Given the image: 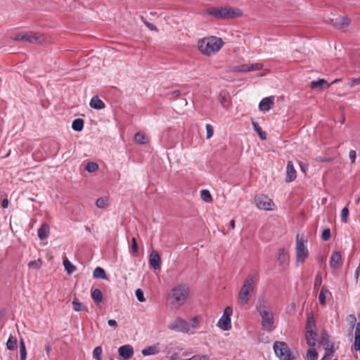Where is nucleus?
I'll list each match as a JSON object with an SVG mask.
<instances>
[{"instance_id":"nucleus-44","label":"nucleus","mask_w":360,"mask_h":360,"mask_svg":"<svg viewBox=\"0 0 360 360\" xmlns=\"http://www.w3.org/2000/svg\"><path fill=\"white\" fill-rule=\"evenodd\" d=\"M330 238V230L327 228L323 229L321 233V239L324 241L328 240Z\"/></svg>"},{"instance_id":"nucleus-40","label":"nucleus","mask_w":360,"mask_h":360,"mask_svg":"<svg viewBox=\"0 0 360 360\" xmlns=\"http://www.w3.org/2000/svg\"><path fill=\"white\" fill-rule=\"evenodd\" d=\"M103 353V350L101 347H96L93 351V356L96 360H101V355Z\"/></svg>"},{"instance_id":"nucleus-9","label":"nucleus","mask_w":360,"mask_h":360,"mask_svg":"<svg viewBox=\"0 0 360 360\" xmlns=\"http://www.w3.org/2000/svg\"><path fill=\"white\" fill-rule=\"evenodd\" d=\"M233 309L231 307H226L224 311L223 315L219 319L218 326L223 330H229L231 328V316L232 315Z\"/></svg>"},{"instance_id":"nucleus-42","label":"nucleus","mask_w":360,"mask_h":360,"mask_svg":"<svg viewBox=\"0 0 360 360\" xmlns=\"http://www.w3.org/2000/svg\"><path fill=\"white\" fill-rule=\"evenodd\" d=\"M347 321L349 323L352 329H353L354 326L356 327V318L354 314H349L347 316Z\"/></svg>"},{"instance_id":"nucleus-18","label":"nucleus","mask_w":360,"mask_h":360,"mask_svg":"<svg viewBox=\"0 0 360 360\" xmlns=\"http://www.w3.org/2000/svg\"><path fill=\"white\" fill-rule=\"evenodd\" d=\"M160 256L159 253L157 251L153 250L151 252V253L150 254V257H149V263H150V266L154 269H158L160 268Z\"/></svg>"},{"instance_id":"nucleus-53","label":"nucleus","mask_w":360,"mask_h":360,"mask_svg":"<svg viewBox=\"0 0 360 360\" xmlns=\"http://www.w3.org/2000/svg\"><path fill=\"white\" fill-rule=\"evenodd\" d=\"M316 161H319V162H330L333 160V158H325V157H318L316 158Z\"/></svg>"},{"instance_id":"nucleus-36","label":"nucleus","mask_w":360,"mask_h":360,"mask_svg":"<svg viewBox=\"0 0 360 360\" xmlns=\"http://www.w3.org/2000/svg\"><path fill=\"white\" fill-rule=\"evenodd\" d=\"M200 197L205 202H211L212 200V195L208 190L203 189L200 191Z\"/></svg>"},{"instance_id":"nucleus-17","label":"nucleus","mask_w":360,"mask_h":360,"mask_svg":"<svg viewBox=\"0 0 360 360\" xmlns=\"http://www.w3.org/2000/svg\"><path fill=\"white\" fill-rule=\"evenodd\" d=\"M274 105V97H266L263 98L259 105V108L262 111H269Z\"/></svg>"},{"instance_id":"nucleus-38","label":"nucleus","mask_w":360,"mask_h":360,"mask_svg":"<svg viewBox=\"0 0 360 360\" xmlns=\"http://www.w3.org/2000/svg\"><path fill=\"white\" fill-rule=\"evenodd\" d=\"M42 262L40 259L31 261L28 263V266L34 269H39L41 266Z\"/></svg>"},{"instance_id":"nucleus-2","label":"nucleus","mask_w":360,"mask_h":360,"mask_svg":"<svg viewBox=\"0 0 360 360\" xmlns=\"http://www.w3.org/2000/svg\"><path fill=\"white\" fill-rule=\"evenodd\" d=\"M224 45L221 38L210 36L199 40L198 46L199 51L204 55L211 56L218 52Z\"/></svg>"},{"instance_id":"nucleus-41","label":"nucleus","mask_w":360,"mask_h":360,"mask_svg":"<svg viewBox=\"0 0 360 360\" xmlns=\"http://www.w3.org/2000/svg\"><path fill=\"white\" fill-rule=\"evenodd\" d=\"M349 216V210L347 207H344L341 211V221L344 223L347 222V219Z\"/></svg>"},{"instance_id":"nucleus-16","label":"nucleus","mask_w":360,"mask_h":360,"mask_svg":"<svg viewBox=\"0 0 360 360\" xmlns=\"http://www.w3.org/2000/svg\"><path fill=\"white\" fill-rule=\"evenodd\" d=\"M200 319V316H195L191 319L190 322H188L187 331L188 334L193 335L195 333V330L199 328Z\"/></svg>"},{"instance_id":"nucleus-46","label":"nucleus","mask_w":360,"mask_h":360,"mask_svg":"<svg viewBox=\"0 0 360 360\" xmlns=\"http://www.w3.org/2000/svg\"><path fill=\"white\" fill-rule=\"evenodd\" d=\"M136 297L137 300L141 302H143L146 301V299L144 297L143 292L141 289H137L136 290Z\"/></svg>"},{"instance_id":"nucleus-21","label":"nucleus","mask_w":360,"mask_h":360,"mask_svg":"<svg viewBox=\"0 0 360 360\" xmlns=\"http://www.w3.org/2000/svg\"><path fill=\"white\" fill-rule=\"evenodd\" d=\"M324 85H326V88L330 86L324 79H319L316 81H312L310 87L312 89L322 90L324 88Z\"/></svg>"},{"instance_id":"nucleus-60","label":"nucleus","mask_w":360,"mask_h":360,"mask_svg":"<svg viewBox=\"0 0 360 360\" xmlns=\"http://www.w3.org/2000/svg\"><path fill=\"white\" fill-rule=\"evenodd\" d=\"M132 245L131 248H138V243L134 238H132Z\"/></svg>"},{"instance_id":"nucleus-4","label":"nucleus","mask_w":360,"mask_h":360,"mask_svg":"<svg viewBox=\"0 0 360 360\" xmlns=\"http://www.w3.org/2000/svg\"><path fill=\"white\" fill-rule=\"evenodd\" d=\"M206 12L217 20L233 19L242 15L239 8L231 6L211 7Z\"/></svg>"},{"instance_id":"nucleus-59","label":"nucleus","mask_w":360,"mask_h":360,"mask_svg":"<svg viewBox=\"0 0 360 360\" xmlns=\"http://www.w3.org/2000/svg\"><path fill=\"white\" fill-rule=\"evenodd\" d=\"M170 94L174 97H178L180 95V91L179 90H175L170 93Z\"/></svg>"},{"instance_id":"nucleus-27","label":"nucleus","mask_w":360,"mask_h":360,"mask_svg":"<svg viewBox=\"0 0 360 360\" xmlns=\"http://www.w3.org/2000/svg\"><path fill=\"white\" fill-rule=\"evenodd\" d=\"M72 128L76 131H81L84 128V120L80 118L74 120L72 123Z\"/></svg>"},{"instance_id":"nucleus-10","label":"nucleus","mask_w":360,"mask_h":360,"mask_svg":"<svg viewBox=\"0 0 360 360\" xmlns=\"http://www.w3.org/2000/svg\"><path fill=\"white\" fill-rule=\"evenodd\" d=\"M168 327L173 330L188 333V322L180 317H177L172 321Z\"/></svg>"},{"instance_id":"nucleus-39","label":"nucleus","mask_w":360,"mask_h":360,"mask_svg":"<svg viewBox=\"0 0 360 360\" xmlns=\"http://www.w3.org/2000/svg\"><path fill=\"white\" fill-rule=\"evenodd\" d=\"M98 169V165L96 162H90L86 165V170L89 172H94Z\"/></svg>"},{"instance_id":"nucleus-56","label":"nucleus","mask_w":360,"mask_h":360,"mask_svg":"<svg viewBox=\"0 0 360 360\" xmlns=\"http://www.w3.org/2000/svg\"><path fill=\"white\" fill-rule=\"evenodd\" d=\"M108 323L110 326L112 327H116L117 326L116 321L114 319L108 320Z\"/></svg>"},{"instance_id":"nucleus-43","label":"nucleus","mask_w":360,"mask_h":360,"mask_svg":"<svg viewBox=\"0 0 360 360\" xmlns=\"http://www.w3.org/2000/svg\"><path fill=\"white\" fill-rule=\"evenodd\" d=\"M306 240L303 236H297V246L296 248H304Z\"/></svg>"},{"instance_id":"nucleus-63","label":"nucleus","mask_w":360,"mask_h":360,"mask_svg":"<svg viewBox=\"0 0 360 360\" xmlns=\"http://www.w3.org/2000/svg\"><path fill=\"white\" fill-rule=\"evenodd\" d=\"M301 169L304 172H305V166L302 163H300Z\"/></svg>"},{"instance_id":"nucleus-7","label":"nucleus","mask_w":360,"mask_h":360,"mask_svg":"<svg viewBox=\"0 0 360 360\" xmlns=\"http://www.w3.org/2000/svg\"><path fill=\"white\" fill-rule=\"evenodd\" d=\"M14 40L24 41L32 44H41L45 41V37L40 33L30 32L16 34Z\"/></svg>"},{"instance_id":"nucleus-48","label":"nucleus","mask_w":360,"mask_h":360,"mask_svg":"<svg viewBox=\"0 0 360 360\" xmlns=\"http://www.w3.org/2000/svg\"><path fill=\"white\" fill-rule=\"evenodd\" d=\"M206 131H207V139H210L212 136L213 133H214L212 126L210 124H207Z\"/></svg>"},{"instance_id":"nucleus-5","label":"nucleus","mask_w":360,"mask_h":360,"mask_svg":"<svg viewBox=\"0 0 360 360\" xmlns=\"http://www.w3.org/2000/svg\"><path fill=\"white\" fill-rule=\"evenodd\" d=\"M256 308L262 317V328L266 331H272L274 328V316L266 300L264 298L260 299Z\"/></svg>"},{"instance_id":"nucleus-51","label":"nucleus","mask_w":360,"mask_h":360,"mask_svg":"<svg viewBox=\"0 0 360 360\" xmlns=\"http://www.w3.org/2000/svg\"><path fill=\"white\" fill-rule=\"evenodd\" d=\"M321 277L317 275L314 279V288H318L321 285Z\"/></svg>"},{"instance_id":"nucleus-1","label":"nucleus","mask_w":360,"mask_h":360,"mask_svg":"<svg viewBox=\"0 0 360 360\" xmlns=\"http://www.w3.org/2000/svg\"><path fill=\"white\" fill-rule=\"evenodd\" d=\"M189 288L185 285H178L171 289L167 295V302L172 309H178L189 297Z\"/></svg>"},{"instance_id":"nucleus-34","label":"nucleus","mask_w":360,"mask_h":360,"mask_svg":"<svg viewBox=\"0 0 360 360\" xmlns=\"http://www.w3.org/2000/svg\"><path fill=\"white\" fill-rule=\"evenodd\" d=\"M20 360H26L27 358V351L25 342L23 339H20Z\"/></svg>"},{"instance_id":"nucleus-33","label":"nucleus","mask_w":360,"mask_h":360,"mask_svg":"<svg viewBox=\"0 0 360 360\" xmlns=\"http://www.w3.org/2000/svg\"><path fill=\"white\" fill-rule=\"evenodd\" d=\"M73 309L75 311H87L86 307L81 302L78 301L77 299H75L72 301Z\"/></svg>"},{"instance_id":"nucleus-19","label":"nucleus","mask_w":360,"mask_h":360,"mask_svg":"<svg viewBox=\"0 0 360 360\" xmlns=\"http://www.w3.org/2000/svg\"><path fill=\"white\" fill-rule=\"evenodd\" d=\"M89 105L91 108L96 110H101L105 108L104 102L101 100L98 96H94L91 98Z\"/></svg>"},{"instance_id":"nucleus-3","label":"nucleus","mask_w":360,"mask_h":360,"mask_svg":"<svg viewBox=\"0 0 360 360\" xmlns=\"http://www.w3.org/2000/svg\"><path fill=\"white\" fill-rule=\"evenodd\" d=\"M257 282V274H252L246 277L238 296V302L240 305L244 306L248 304L251 294L255 290Z\"/></svg>"},{"instance_id":"nucleus-14","label":"nucleus","mask_w":360,"mask_h":360,"mask_svg":"<svg viewBox=\"0 0 360 360\" xmlns=\"http://www.w3.org/2000/svg\"><path fill=\"white\" fill-rule=\"evenodd\" d=\"M342 265V255L340 252L335 251L331 256L330 266L333 269H338Z\"/></svg>"},{"instance_id":"nucleus-32","label":"nucleus","mask_w":360,"mask_h":360,"mask_svg":"<svg viewBox=\"0 0 360 360\" xmlns=\"http://www.w3.org/2000/svg\"><path fill=\"white\" fill-rule=\"evenodd\" d=\"M318 359V353L316 349L313 347H311L307 352V354L305 356V360H317Z\"/></svg>"},{"instance_id":"nucleus-8","label":"nucleus","mask_w":360,"mask_h":360,"mask_svg":"<svg viewBox=\"0 0 360 360\" xmlns=\"http://www.w3.org/2000/svg\"><path fill=\"white\" fill-rule=\"evenodd\" d=\"M255 202L256 206L264 210H274V203L272 200L267 195L264 194L257 195L255 197Z\"/></svg>"},{"instance_id":"nucleus-49","label":"nucleus","mask_w":360,"mask_h":360,"mask_svg":"<svg viewBox=\"0 0 360 360\" xmlns=\"http://www.w3.org/2000/svg\"><path fill=\"white\" fill-rule=\"evenodd\" d=\"M360 84V76L357 78H354L352 79H351V81L348 83V85L350 86V87H353L356 85H359Z\"/></svg>"},{"instance_id":"nucleus-52","label":"nucleus","mask_w":360,"mask_h":360,"mask_svg":"<svg viewBox=\"0 0 360 360\" xmlns=\"http://www.w3.org/2000/svg\"><path fill=\"white\" fill-rule=\"evenodd\" d=\"M219 102L221 104V105L223 106V108H226L224 103H226V98L224 95H223L222 92H221L219 95Z\"/></svg>"},{"instance_id":"nucleus-13","label":"nucleus","mask_w":360,"mask_h":360,"mask_svg":"<svg viewBox=\"0 0 360 360\" xmlns=\"http://www.w3.org/2000/svg\"><path fill=\"white\" fill-rule=\"evenodd\" d=\"M119 355L124 360H128L134 355L133 347L130 345H124L118 349Z\"/></svg>"},{"instance_id":"nucleus-24","label":"nucleus","mask_w":360,"mask_h":360,"mask_svg":"<svg viewBox=\"0 0 360 360\" xmlns=\"http://www.w3.org/2000/svg\"><path fill=\"white\" fill-rule=\"evenodd\" d=\"M316 336L317 334L316 332H306L305 338L309 347H314L316 345Z\"/></svg>"},{"instance_id":"nucleus-37","label":"nucleus","mask_w":360,"mask_h":360,"mask_svg":"<svg viewBox=\"0 0 360 360\" xmlns=\"http://www.w3.org/2000/svg\"><path fill=\"white\" fill-rule=\"evenodd\" d=\"M6 347L9 350H13L17 348V340L11 336L6 342Z\"/></svg>"},{"instance_id":"nucleus-55","label":"nucleus","mask_w":360,"mask_h":360,"mask_svg":"<svg viewBox=\"0 0 360 360\" xmlns=\"http://www.w3.org/2000/svg\"><path fill=\"white\" fill-rule=\"evenodd\" d=\"M333 353V350L332 349H326V352L325 356L323 357V360H326L328 359V356L331 355Z\"/></svg>"},{"instance_id":"nucleus-15","label":"nucleus","mask_w":360,"mask_h":360,"mask_svg":"<svg viewBox=\"0 0 360 360\" xmlns=\"http://www.w3.org/2000/svg\"><path fill=\"white\" fill-rule=\"evenodd\" d=\"M297 177V172L292 161H288L286 166V182H292Z\"/></svg>"},{"instance_id":"nucleus-26","label":"nucleus","mask_w":360,"mask_h":360,"mask_svg":"<svg viewBox=\"0 0 360 360\" xmlns=\"http://www.w3.org/2000/svg\"><path fill=\"white\" fill-rule=\"evenodd\" d=\"M63 263L65 269L67 271L68 275L72 274L76 270V266L75 265H73L67 257H65L63 259Z\"/></svg>"},{"instance_id":"nucleus-25","label":"nucleus","mask_w":360,"mask_h":360,"mask_svg":"<svg viewBox=\"0 0 360 360\" xmlns=\"http://www.w3.org/2000/svg\"><path fill=\"white\" fill-rule=\"evenodd\" d=\"M252 127L254 128V130L255 131V132L257 134V135L259 136V137L262 139V140H266V134L265 131H262V127L259 125V124L254 121V120H252Z\"/></svg>"},{"instance_id":"nucleus-50","label":"nucleus","mask_w":360,"mask_h":360,"mask_svg":"<svg viewBox=\"0 0 360 360\" xmlns=\"http://www.w3.org/2000/svg\"><path fill=\"white\" fill-rule=\"evenodd\" d=\"M141 18L148 29H150V30H157L156 27L153 24L150 23L149 22L146 21L143 16H141Z\"/></svg>"},{"instance_id":"nucleus-22","label":"nucleus","mask_w":360,"mask_h":360,"mask_svg":"<svg viewBox=\"0 0 360 360\" xmlns=\"http://www.w3.org/2000/svg\"><path fill=\"white\" fill-rule=\"evenodd\" d=\"M159 344L151 345L144 348L141 353L143 356L155 355L159 352Z\"/></svg>"},{"instance_id":"nucleus-47","label":"nucleus","mask_w":360,"mask_h":360,"mask_svg":"<svg viewBox=\"0 0 360 360\" xmlns=\"http://www.w3.org/2000/svg\"><path fill=\"white\" fill-rule=\"evenodd\" d=\"M187 360H209L207 355H194Z\"/></svg>"},{"instance_id":"nucleus-64","label":"nucleus","mask_w":360,"mask_h":360,"mask_svg":"<svg viewBox=\"0 0 360 360\" xmlns=\"http://www.w3.org/2000/svg\"><path fill=\"white\" fill-rule=\"evenodd\" d=\"M360 202V194L358 195V197L356 199V203L359 204Z\"/></svg>"},{"instance_id":"nucleus-12","label":"nucleus","mask_w":360,"mask_h":360,"mask_svg":"<svg viewBox=\"0 0 360 360\" xmlns=\"http://www.w3.org/2000/svg\"><path fill=\"white\" fill-rule=\"evenodd\" d=\"M351 22L350 19L347 16H339L335 19H331L333 26L338 30H343Z\"/></svg>"},{"instance_id":"nucleus-35","label":"nucleus","mask_w":360,"mask_h":360,"mask_svg":"<svg viewBox=\"0 0 360 360\" xmlns=\"http://www.w3.org/2000/svg\"><path fill=\"white\" fill-rule=\"evenodd\" d=\"M134 141L139 144H144L147 143V138L144 134L137 132L134 135Z\"/></svg>"},{"instance_id":"nucleus-31","label":"nucleus","mask_w":360,"mask_h":360,"mask_svg":"<svg viewBox=\"0 0 360 360\" xmlns=\"http://www.w3.org/2000/svg\"><path fill=\"white\" fill-rule=\"evenodd\" d=\"M329 292L326 286H323L319 295V301L321 304L324 305L326 304V295Z\"/></svg>"},{"instance_id":"nucleus-11","label":"nucleus","mask_w":360,"mask_h":360,"mask_svg":"<svg viewBox=\"0 0 360 360\" xmlns=\"http://www.w3.org/2000/svg\"><path fill=\"white\" fill-rule=\"evenodd\" d=\"M263 64L257 63L254 64H242L234 67V71L238 72H246L262 70Z\"/></svg>"},{"instance_id":"nucleus-54","label":"nucleus","mask_w":360,"mask_h":360,"mask_svg":"<svg viewBox=\"0 0 360 360\" xmlns=\"http://www.w3.org/2000/svg\"><path fill=\"white\" fill-rule=\"evenodd\" d=\"M356 151L354 150H351L349 153V159L351 160V162L352 163H354L355 162V160H356Z\"/></svg>"},{"instance_id":"nucleus-28","label":"nucleus","mask_w":360,"mask_h":360,"mask_svg":"<svg viewBox=\"0 0 360 360\" xmlns=\"http://www.w3.org/2000/svg\"><path fill=\"white\" fill-rule=\"evenodd\" d=\"M93 277L94 278H103L106 279V274L105 270L101 267H96L93 272Z\"/></svg>"},{"instance_id":"nucleus-20","label":"nucleus","mask_w":360,"mask_h":360,"mask_svg":"<svg viewBox=\"0 0 360 360\" xmlns=\"http://www.w3.org/2000/svg\"><path fill=\"white\" fill-rule=\"evenodd\" d=\"M316 323L314 318L313 313L309 312L307 313V321L306 325V332L311 333L315 332Z\"/></svg>"},{"instance_id":"nucleus-29","label":"nucleus","mask_w":360,"mask_h":360,"mask_svg":"<svg viewBox=\"0 0 360 360\" xmlns=\"http://www.w3.org/2000/svg\"><path fill=\"white\" fill-rule=\"evenodd\" d=\"M308 256L307 249H297V262H303Z\"/></svg>"},{"instance_id":"nucleus-57","label":"nucleus","mask_w":360,"mask_h":360,"mask_svg":"<svg viewBox=\"0 0 360 360\" xmlns=\"http://www.w3.org/2000/svg\"><path fill=\"white\" fill-rule=\"evenodd\" d=\"M1 206L3 208L6 209L8 207V200L6 199V198H4L3 200H2V204H1Z\"/></svg>"},{"instance_id":"nucleus-62","label":"nucleus","mask_w":360,"mask_h":360,"mask_svg":"<svg viewBox=\"0 0 360 360\" xmlns=\"http://www.w3.org/2000/svg\"><path fill=\"white\" fill-rule=\"evenodd\" d=\"M230 226L232 229L235 228V221L233 219L231 220Z\"/></svg>"},{"instance_id":"nucleus-23","label":"nucleus","mask_w":360,"mask_h":360,"mask_svg":"<svg viewBox=\"0 0 360 360\" xmlns=\"http://www.w3.org/2000/svg\"><path fill=\"white\" fill-rule=\"evenodd\" d=\"M49 233V226L48 224H43L38 229L37 233L38 236L41 240L46 239Z\"/></svg>"},{"instance_id":"nucleus-61","label":"nucleus","mask_w":360,"mask_h":360,"mask_svg":"<svg viewBox=\"0 0 360 360\" xmlns=\"http://www.w3.org/2000/svg\"><path fill=\"white\" fill-rule=\"evenodd\" d=\"M46 354L49 356L51 351V347L49 345H46L45 347Z\"/></svg>"},{"instance_id":"nucleus-30","label":"nucleus","mask_w":360,"mask_h":360,"mask_svg":"<svg viewBox=\"0 0 360 360\" xmlns=\"http://www.w3.org/2000/svg\"><path fill=\"white\" fill-rule=\"evenodd\" d=\"M91 297L96 303H100L103 300L102 292L99 289H94L91 292Z\"/></svg>"},{"instance_id":"nucleus-58","label":"nucleus","mask_w":360,"mask_h":360,"mask_svg":"<svg viewBox=\"0 0 360 360\" xmlns=\"http://www.w3.org/2000/svg\"><path fill=\"white\" fill-rule=\"evenodd\" d=\"M356 56H359L360 58V52H356L354 55V57H356ZM354 63H355V65H357V66H360V59H355V61H354Z\"/></svg>"},{"instance_id":"nucleus-6","label":"nucleus","mask_w":360,"mask_h":360,"mask_svg":"<svg viewBox=\"0 0 360 360\" xmlns=\"http://www.w3.org/2000/svg\"><path fill=\"white\" fill-rule=\"evenodd\" d=\"M273 348L276 356L280 360H295L296 359L295 354L285 342L276 341Z\"/></svg>"},{"instance_id":"nucleus-45","label":"nucleus","mask_w":360,"mask_h":360,"mask_svg":"<svg viewBox=\"0 0 360 360\" xmlns=\"http://www.w3.org/2000/svg\"><path fill=\"white\" fill-rule=\"evenodd\" d=\"M107 199L104 198H100L97 199L96 205L99 208H103L107 204Z\"/></svg>"}]
</instances>
